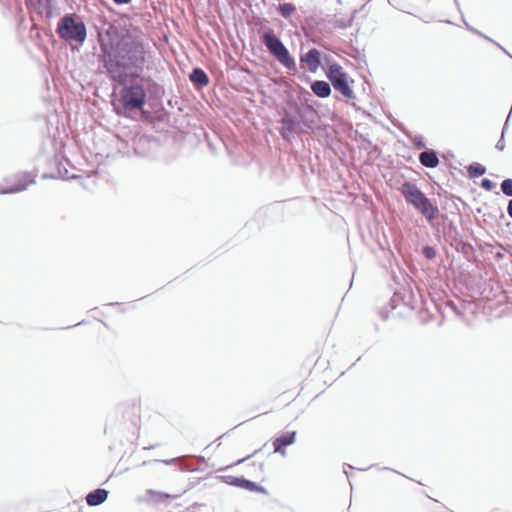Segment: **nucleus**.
Instances as JSON below:
<instances>
[{
    "mask_svg": "<svg viewBox=\"0 0 512 512\" xmlns=\"http://www.w3.org/2000/svg\"><path fill=\"white\" fill-rule=\"evenodd\" d=\"M438 235L442 234L444 241L458 253L471 262H477L476 249L471 241L481 246L474 231L468 226H434Z\"/></svg>",
    "mask_w": 512,
    "mask_h": 512,
    "instance_id": "1",
    "label": "nucleus"
},
{
    "mask_svg": "<svg viewBox=\"0 0 512 512\" xmlns=\"http://www.w3.org/2000/svg\"><path fill=\"white\" fill-rule=\"evenodd\" d=\"M142 48L135 43L124 42L111 55L106 63L110 76L117 82L123 83L126 69L139 66L143 61Z\"/></svg>",
    "mask_w": 512,
    "mask_h": 512,
    "instance_id": "2",
    "label": "nucleus"
},
{
    "mask_svg": "<svg viewBox=\"0 0 512 512\" xmlns=\"http://www.w3.org/2000/svg\"><path fill=\"white\" fill-rule=\"evenodd\" d=\"M140 423V408L134 401L123 402L117 405L114 414L107 418L105 432L108 429L117 428L121 432L135 436Z\"/></svg>",
    "mask_w": 512,
    "mask_h": 512,
    "instance_id": "3",
    "label": "nucleus"
},
{
    "mask_svg": "<svg viewBox=\"0 0 512 512\" xmlns=\"http://www.w3.org/2000/svg\"><path fill=\"white\" fill-rule=\"evenodd\" d=\"M401 192L406 200L415 206L428 220L432 219L436 208L415 184L410 182L404 183L401 187Z\"/></svg>",
    "mask_w": 512,
    "mask_h": 512,
    "instance_id": "4",
    "label": "nucleus"
},
{
    "mask_svg": "<svg viewBox=\"0 0 512 512\" xmlns=\"http://www.w3.org/2000/svg\"><path fill=\"white\" fill-rule=\"evenodd\" d=\"M263 43L280 64L289 70L296 69L294 58L291 57L288 49L278 37L270 32H266L263 34Z\"/></svg>",
    "mask_w": 512,
    "mask_h": 512,
    "instance_id": "5",
    "label": "nucleus"
},
{
    "mask_svg": "<svg viewBox=\"0 0 512 512\" xmlns=\"http://www.w3.org/2000/svg\"><path fill=\"white\" fill-rule=\"evenodd\" d=\"M59 35L69 41L82 43L86 39V27L83 22L76 21L75 15H65L58 23Z\"/></svg>",
    "mask_w": 512,
    "mask_h": 512,
    "instance_id": "6",
    "label": "nucleus"
},
{
    "mask_svg": "<svg viewBox=\"0 0 512 512\" xmlns=\"http://www.w3.org/2000/svg\"><path fill=\"white\" fill-rule=\"evenodd\" d=\"M328 79L331 81L335 90L339 91L344 97L353 99L354 92L350 87V78L343 71L342 67L337 63H332L328 66L326 73ZM351 82H353L351 80Z\"/></svg>",
    "mask_w": 512,
    "mask_h": 512,
    "instance_id": "7",
    "label": "nucleus"
},
{
    "mask_svg": "<svg viewBox=\"0 0 512 512\" xmlns=\"http://www.w3.org/2000/svg\"><path fill=\"white\" fill-rule=\"evenodd\" d=\"M146 94L140 85L125 87L121 92V102L126 109L141 108L145 103Z\"/></svg>",
    "mask_w": 512,
    "mask_h": 512,
    "instance_id": "8",
    "label": "nucleus"
},
{
    "mask_svg": "<svg viewBox=\"0 0 512 512\" xmlns=\"http://www.w3.org/2000/svg\"><path fill=\"white\" fill-rule=\"evenodd\" d=\"M380 227L381 226H368V225H365V226H354V228L359 233L362 241L365 244L369 245L370 244V240H371V241L376 242L377 245L381 249H384L385 245L388 244V241H387L386 234H385L384 230L382 231L383 241L380 238V235H379V228Z\"/></svg>",
    "mask_w": 512,
    "mask_h": 512,
    "instance_id": "9",
    "label": "nucleus"
},
{
    "mask_svg": "<svg viewBox=\"0 0 512 512\" xmlns=\"http://www.w3.org/2000/svg\"><path fill=\"white\" fill-rule=\"evenodd\" d=\"M35 183V176L29 173H23L16 176L15 185H7L5 187L0 185V194L19 193L26 190L30 185Z\"/></svg>",
    "mask_w": 512,
    "mask_h": 512,
    "instance_id": "10",
    "label": "nucleus"
},
{
    "mask_svg": "<svg viewBox=\"0 0 512 512\" xmlns=\"http://www.w3.org/2000/svg\"><path fill=\"white\" fill-rule=\"evenodd\" d=\"M297 431H286L273 439V453L286 454V448L296 442Z\"/></svg>",
    "mask_w": 512,
    "mask_h": 512,
    "instance_id": "11",
    "label": "nucleus"
},
{
    "mask_svg": "<svg viewBox=\"0 0 512 512\" xmlns=\"http://www.w3.org/2000/svg\"><path fill=\"white\" fill-rule=\"evenodd\" d=\"M301 62L306 64L307 69L311 73H316L321 65L320 61V52L313 48L310 49L307 53L301 56Z\"/></svg>",
    "mask_w": 512,
    "mask_h": 512,
    "instance_id": "12",
    "label": "nucleus"
},
{
    "mask_svg": "<svg viewBox=\"0 0 512 512\" xmlns=\"http://www.w3.org/2000/svg\"><path fill=\"white\" fill-rule=\"evenodd\" d=\"M109 495V491L105 488H97L90 491L86 495V503L90 507H96L103 504Z\"/></svg>",
    "mask_w": 512,
    "mask_h": 512,
    "instance_id": "13",
    "label": "nucleus"
},
{
    "mask_svg": "<svg viewBox=\"0 0 512 512\" xmlns=\"http://www.w3.org/2000/svg\"><path fill=\"white\" fill-rule=\"evenodd\" d=\"M238 488L247 490L249 492L260 493L264 495L268 494V490L264 486L258 484L257 482L247 479L243 475H241Z\"/></svg>",
    "mask_w": 512,
    "mask_h": 512,
    "instance_id": "14",
    "label": "nucleus"
},
{
    "mask_svg": "<svg viewBox=\"0 0 512 512\" xmlns=\"http://www.w3.org/2000/svg\"><path fill=\"white\" fill-rule=\"evenodd\" d=\"M311 90L315 95H317L318 97H321V98H326L331 93V88H330L329 83L326 81H321V80L313 82L311 85Z\"/></svg>",
    "mask_w": 512,
    "mask_h": 512,
    "instance_id": "15",
    "label": "nucleus"
},
{
    "mask_svg": "<svg viewBox=\"0 0 512 512\" xmlns=\"http://www.w3.org/2000/svg\"><path fill=\"white\" fill-rule=\"evenodd\" d=\"M419 161L423 166L429 168H434L439 164L438 157L433 151L422 152L419 156Z\"/></svg>",
    "mask_w": 512,
    "mask_h": 512,
    "instance_id": "16",
    "label": "nucleus"
},
{
    "mask_svg": "<svg viewBox=\"0 0 512 512\" xmlns=\"http://www.w3.org/2000/svg\"><path fill=\"white\" fill-rule=\"evenodd\" d=\"M190 80L199 86H205L209 82L205 72L199 68H196L192 71L190 75Z\"/></svg>",
    "mask_w": 512,
    "mask_h": 512,
    "instance_id": "17",
    "label": "nucleus"
},
{
    "mask_svg": "<svg viewBox=\"0 0 512 512\" xmlns=\"http://www.w3.org/2000/svg\"><path fill=\"white\" fill-rule=\"evenodd\" d=\"M147 493L149 495L156 496V499H154L155 503H164L167 500L174 499L176 497V496H173V495L165 493V492L155 491L153 489L147 490Z\"/></svg>",
    "mask_w": 512,
    "mask_h": 512,
    "instance_id": "18",
    "label": "nucleus"
},
{
    "mask_svg": "<svg viewBox=\"0 0 512 512\" xmlns=\"http://www.w3.org/2000/svg\"><path fill=\"white\" fill-rule=\"evenodd\" d=\"M403 299L404 301H402V304L409 308V310H414L415 307H416V299H415V296L413 294V292L411 290L409 291H405L403 292Z\"/></svg>",
    "mask_w": 512,
    "mask_h": 512,
    "instance_id": "19",
    "label": "nucleus"
},
{
    "mask_svg": "<svg viewBox=\"0 0 512 512\" xmlns=\"http://www.w3.org/2000/svg\"><path fill=\"white\" fill-rule=\"evenodd\" d=\"M402 301H404L403 292L396 290L388 302L390 311H394L400 304H402Z\"/></svg>",
    "mask_w": 512,
    "mask_h": 512,
    "instance_id": "20",
    "label": "nucleus"
},
{
    "mask_svg": "<svg viewBox=\"0 0 512 512\" xmlns=\"http://www.w3.org/2000/svg\"><path fill=\"white\" fill-rule=\"evenodd\" d=\"M217 479L222 482V483H225L229 486H233V487H239V481L241 479V476H233V475H219L217 476Z\"/></svg>",
    "mask_w": 512,
    "mask_h": 512,
    "instance_id": "21",
    "label": "nucleus"
},
{
    "mask_svg": "<svg viewBox=\"0 0 512 512\" xmlns=\"http://www.w3.org/2000/svg\"><path fill=\"white\" fill-rule=\"evenodd\" d=\"M421 254L427 260H433L437 256L436 248L431 245H424L421 248Z\"/></svg>",
    "mask_w": 512,
    "mask_h": 512,
    "instance_id": "22",
    "label": "nucleus"
},
{
    "mask_svg": "<svg viewBox=\"0 0 512 512\" xmlns=\"http://www.w3.org/2000/svg\"><path fill=\"white\" fill-rule=\"evenodd\" d=\"M468 171H469L470 176L479 177L486 172V169L481 164L474 163L469 166Z\"/></svg>",
    "mask_w": 512,
    "mask_h": 512,
    "instance_id": "23",
    "label": "nucleus"
},
{
    "mask_svg": "<svg viewBox=\"0 0 512 512\" xmlns=\"http://www.w3.org/2000/svg\"><path fill=\"white\" fill-rule=\"evenodd\" d=\"M295 11V6L291 3H284L279 6V12L285 18L289 17Z\"/></svg>",
    "mask_w": 512,
    "mask_h": 512,
    "instance_id": "24",
    "label": "nucleus"
},
{
    "mask_svg": "<svg viewBox=\"0 0 512 512\" xmlns=\"http://www.w3.org/2000/svg\"><path fill=\"white\" fill-rule=\"evenodd\" d=\"M502 192L507 196H512V179H506L501 183Z\"/></svg>",
    "mask_w": 512,
    "mask_h": 512,
    "instance_id": "25",
    "label": "nucleus"
},
{
    "mask_svg": "<svg viewBox=\"0 0 512 512\" xmlns=\"http://www.w3.org/2000/svg\"><path fill=\"white\" fill-rule=\"evenodd\" d=\"M265 446H266V444H264L261 448L254 450L251 454H249V455H247V456H245V457H243V458H241V459L237 460V461L234 463V465H238V464L244 463V462H245V461H247L248 459H250V458H252V457L256 456L259 452H261V451H262V449H263Z\"/></svg>",
    "mask_w": 512,
    "mask_h": 512,
    "instance_id": "26",
    "label": "nucleus"
},
{
    "mask_svg": "<svg viewBox=\"0 0 512 512\" xmlns=\"http://www.w3.org/2000/svg\"><path fill=\"white\" fill-rule=\"evenodd\" d=\"M458 278H459V281L467 287H469L472 284L471 276L469 274H465L464 272H461Z\"/></svg>",
    "mask_w": 512,
    "mask_h": 512,
    "instance_id": "27",
    "label": "nucleus"
},
{
    "mask_svg": "<svg viewBox=\"0 0 512 512\" xmlns=\"http://www.w3.org/2000/svg\"><path fill=\"white\" fill-rule=\"evenodd\" d=\"M494 183L489 179H483L481 182V187L487 191H491L494 188Z\"/></svg>",
    "mask_w": 512,
    "mask_h": 512,
    "instance_id": "28",
    "label": "nucleus"
},
{
    "mask_svg": "<svg viewBox=\"0 0 512 512\" xmlns=\"http://www.w3.org/2000/svg\"><path fill=\"white\" fill-rule=\"evenodd\" d=\"M379 316L383 321H386L389 318V310H387L386 308L380 309Z\"/></svg>",
    "mask_w": 512,
    "mask_h": 512,
    "instance_id": "29",
    "label": "nucleus"
},
{
    "mask_svg": "<svg viewBox=\"0 0 512 512\" xmlns=\"http://www.w3.org/2000/svg\"><path fill=\"white\" fill-rule=\"evenodd\" d=\"M179 458H171V459H164V460H156V462H161L165 465H172L174 464Z\"/></svg>",
    "mask_w": 512,
    "mask_h": 512,
    "instance_id": "30",
    "label": "nucleus"
},
{
    "mask_svg": "<svg viewBox=\"0 0 512 512\" xmlns=\"http://www.w3.org/2000/svg\"><path fill=\"white\" fill-rule=\"evenodd\" d=\"M423 310H424V308H422L421 313L423 312ZM425 313L427 314V318H424L423 316H421L422 323H427L432 318V315L426 308H425Z\"/></svg>",
    "mask_w": 512,
    "mask_h": 512,
    "instance_id": "31",
    "label": "nucleus"
},
{
    "mask_svg": "<svg viewBox=\"0 0 512 512\" xmlns=\"http://www.w3.org/2000/svg\"><path fill=\"white\" fill-rule=\"evenodd\" d=\"M180 470L183 471V472H194V471H198L199 468L190 467V466H182L180 468Z\"/></svg>",
    "mask_w": 512,
    "mask_h": 512,
    "instance_id": "32",
    "label": "nucleus"
},
{
    "mask_svg": "<svg viewBox=\"0 0 512 512\" xmlns=\"http://www.w3.org/2000/svg\"><path fill=\"white\" fill-rule=\"evenodd\" d=\"M504 134V132L502 133V135ZM505 147V144H504V140H503V137L497 142L496 144V148L500 151H502Z\"/></svg>",
    "mask_w": 512,
    "mask_h": 512,
    "instance_id": "33",
    "label": "nucleus"
},
{
    "mask_svg": "<svg viewBox=\"0 0 512 512\" xmlns=\"http://www.w3.org/2000/svg\"><path fill=\"white\" fill-rule=\"evenodd\" d=\"M447 305L454 311L458 310L457 305L454 302H449Z\"/></svg>",
    "mask_w": 512,
    "mask_h": 512,
    "instance_id": "34",
    "label": "nucleus"
},
{
    "mask_svg": "<svg viewBox=\"0 0 512 512\" xmlns=\"http://www.w3.org/2000/svg\"><path fill=\"white\" fill-rule=\"evenodd\" d=\"M507 210H508V214L512 218V200L509 201Z\"/></svg>",
    "mask_w": 512,
    "mask_h": 512,
    "instance_id": "35",
    "label": "nucleus"
},
{
    "mask_svg": "<svg viewBox=\"0 0 512 512\" xmlns=\"http://www.w3.org/2000/svg\"><path fill=\"white\" fill-rule=\"evenodd\" d=\"M116 4H127L129 3L131 0H113Z\"/></svg>",
    "mask_w": 512,
    "mask_h": 512,
    "instance_id": "36",
    "label": "nucleus"
},
{
    "mask_svg": "<svg viewBox=\"0 0 512 512\" xmlns=\"http://www.w3.org/2000/svg\"><path fill=\"white\" fill-rule=\"evenodd\" d=\"M83 324H85V321H84V320H83V321H80V322H78V323H76L75 325L67 326V327H66V329H70V328H72V327L80 326V325H83Z\"/></svg>",
    "mask_w": 512,
    "mask_h": 512,
    "instance_id": "37",
    "label": "nucleus"
},
{
    "mask_svg": "<svg viewBox=\"0 0 512 512\" xmlns=\"http://www.w3.org/2000/svg\"><path fill=\"white\" fill-rule=\"evenodd\" d=\"M108 305L109 306H120V305H122V303H120V302H112V303H109Z\"/></svg>",
    "mask_w": 512,
    "mask_h": 512,
    "instance_id": "38",
    "label": "nucleus"
},
{
    "mask_svg": "<svg viewBox=\"0 0 512 512\" xmlns=\"http://www.w3.org/2000/svg\"><path fill=\"white\" fill-rule=\"evenodd\" d=\"M495 256L498 257V258H502L503 257V254L500 252V251H497L495 253Z\"/></svg>",
    "mask_w": 512,
    "mask_h": 512,
    "instance_id": "39",
    "label": "nucleus"
},
{
    "mask_svg": "<svg viewBox=\"0 0 512 512\" xmlns=\"http://www.w3.org/2000/svg\"><path fill=\"white\" fill-rule=\"evenodd\" d=\"M382 469H383V470H390V468H388V467H384V468H382ZM391 471H393V472H395V473H398V471H396V470H394V469H391Z\"/></svg>",
    "mask_w": 512,
    "mask_h": 512,
    "instance_id": "40",
    "label": "nucleus"
},
{
    "mask_svg": "<svg viewBox=\"0 0 512 512\" xmlns=\"http://www.w3.org/2000/svg\"><path fill=\"white\" fill-rule=\"evenodd\" d=\"M345 467L349 468V469H354V467L350 464H344Z\"/></svg>",
    "mask_w": 512,
    "mask_h": 512,
    "instance_id": "41",
    "label": "nucleus"
},
{
    "mask_svg": "<svg viewBox=\"0 0 512 512\" xmlns=\"http://www.w3.org/2000/svg\"><path fill=\"white\" fill-rule=\"evenodd\" d=\"M259 467H260V469H261V470H263V468H264V463H260V464H259Z\"/></svg>",
    "mask_w": 512,
    "mask_h": 512,
    "instance_id": "42",
    "label": "nucleus"
},
{
    "mask_svg": "<svg viewBox=\"0 0 512 512\" xmlns=\"http://www.w3.org/2000/svg\"><path fill=\"white\" fill-rule=\"evenodd\" d=\"M344 473L346 474V477L349 479L350 478L349 473L346 470H344Z\"/></svg>",
    "mask_w": 512,
    "mask_h": 512,
    "instance_id": "43",
    "label": "nucleus"
},
{
    "mask_svg": "<svg viewBox=\"0 0 512 512\" xmlns=\"http://www.w3.org/2000/svg\"><path fill=\"white\" fill-rule=\"evenodd\" d=\"M392 228H393V226H389V231H390L391 233H394V231H393V229H392Z\"/></svg>",
    "mask_w": 512,
    "mask_h": 512,
    "instance_id": "44",
    "label": "nucleus"
},
{
    "mask_svg": "<svg viewBox=\"0 0 512 512\" xmlns=\"http://www.w3.org/2000/svg\"><path fill=\"white\" fill-rule=\"evenodd\" d=\"M199 459H200V460H201L202 462H205V459H204V457H202V456H199Z\"/></svg>",
    "mask_w": 512,
    "mask_h": 512,
    "instance_id": "45",
    "label": "nucleus"
},
{
    "mask_svg": "<svg viewBox=\"0 0 512 512\" xmlns=\"http://www.w3.org/2000/svg\"><path fill=\"white\" fill-rule=\"evenodd\" d=\"M372 467H373V465H371V466H370V468H372ZM368 469H369V467H368ZM360 470H361V471H365V470H367V468H362V469H360Z\"/></svg>",
    "mask_w": 512,
    "mask_h": 512,
    "instance_id": "46",
    "label": "nucleus"
}]
</instances>
